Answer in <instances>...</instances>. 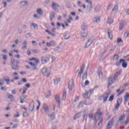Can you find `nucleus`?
I'll list each match as a JSON object with an SVG mask.
<instances>
[{
    "mask_svg": "<svg viewBox=\"0 0 129 129\" xmlns=\"http://www.w3.org/2000/svg\"><path fill=\"white\" fill-rule=\"evenodd\" d=\"M120 73V71H118V72H116L114 77H112V76L110 77L108 81V85H111L112 83H114V82H115L117 78V76L119 75Z\"/></svg>",
    "mask_w": 129,
    "mask_h": 129,
    "instance_id": "f257e3e1",
    "label": "nucleus"
},
{
    "mask_svg": "<svg viewBox=\"0 0 129 129\" xmlns=\"http://www.w3.org/2000/svg\"><path fill=\"white\" fill-rule=\"evenodd\" d=\"M86 2L88 4L85 13L86 14H89V13L91 12V10H92V3L90 0H86Z\"/></svg>",
    "mask_w": 129,
    "mask_h": 129,
    "instance_id": "f03ea898",
    "label": "nucleus"
},
{
    "mask_svg": "<svg viewBox=\"0 0 129 129\" xmlns=\"http://www.w3.org/2000/svg\"><path fill=\"white\" fill-rule=\"evenodd\" d=\"M40 73L46 77H49L51 73L48 70V69L46 67H43L40 71Z\"/></svg>",
    "mask_w": 129,
    "mask_h": 129,
    "instance_id": "7ed1b4c3",
    "label": "nucleus"
},
{
    "mask_svg": "<svg viewBox=\"0 0 129 129\" xmlns=\"http://www.w3.org/2000/svg\"><path fill=\"white\" fill-rule=\"evenodd\" d=\"M109 96V93H106L104 95L101 96L99 97V100H103L104 103H105L106 102V100H107V98H108V97Z\"/></svg>",
    "mask_w": 129,
    "mask_h": 129,
    "instance_id": "20e7f679",
    "label": "nucleus"
},
{
    "mask_svg": "<svg viewBox=\"0 0 129 129\" xmlns=\"http://www.w3.org/2000/svg\"><path fill=\"white\" fill-rule=\"evenodd\" d=\"M41 61L42 64H45L48 61H49V57L47 56H42L41 57Z\"/></svg>",
    "mask_w": 129,
    "mask_h": 129,
    "instance_id": "39448f33",
    "label": "nucleus"
},
{
    "mask_svg": "<svg viewBox=\"0 0 129 129\" xmlns=\"http://www.w3.org/2000/svg\"><path fill=\"white\" fill-rule=\"evenodd\" d=\"M72 21H73V19L72 18V17H71V16H69L68 19H67V21L64 22V25L66 26V27H69V24H68V23L70 24V23H71V22H72Z\"/></svg>",
    "mask_w": 129,
    "mask_h": 129,
    "instance_id": "423d86ee",
    "label": "nucleus"
},
{
    "mask_svg": "<svg viewBox=\"0 0 129 129\" xmlns=\"http://www.w3.org/2000/svg\"><path fill=\"white\" fill-rule=\"evenodd\" d=\"M43 111L45 112V113H48L50 110H49V106L47 104H44L43 105Z\"/></svg>",
    "mask_w": 129,
    "mask_h": 129,
    "instance_id": "0eeeda50",
    "label": "nucleus"
},
{
    "mask_svg": "<svg viewBox=\"0 0 129 129\" xmlns=\"http://www.w3.org/2000/svg\"><path fill=\"white\" fill-rule=\"evenodd\" d=\"M34 108H35V103L34 102H32L29 105V112H32V111L34 110Z\"/></svg>",
    "mask_w": 129,
    "mask_h": 129,
    "instance_id": "6e6552de",
    "label": "nucleus"
},
{
    "mask_svg": "<svg viewBox=\"0 0 129 129\" xmlns=\"http://www.w3.org/2000/svg\"><path fill=\"white\" fill-rule=\"evenodd\" d=\"M51 7L54 11H56L57 8H59L60 6H59L57 3L52 2L51 4Z\"/></svg>",
    "mask_w": 129,
    "mask_h": 129,
    "instance_id": "1a4fd4ad",
    "label": "nucleus"
},
{
    "mask_svg": "<svg viewBox=\"0 0 129 129\" xmlns=\"http://www.w3.org/2000/svg\"><path fill=\"white\" fill-rule=\"evenodd\" d=\"M91 92H92V90L88 91L83 95V97H85V98H89L90 94H91Z\"/></svg>",
    "mask_w": 129,
    "mask_h": 129,
    "instance_id": "9d476101",
    "label": "nucleus"
},
{
    "mask_svg": "<svg viewBox=\"0 0 129 129\" xmlns=\"http://www.w3.org/2000/svg\"><path fill=\"white\" fill-rule=\"evenodd\" d=\"M46 46L47 47H55V42L53 41H51L49 42L46 43Z\"/></svg>",
    "mask_w": 129,
    "mask_h": 129,
    "instance_id": "9b49d317",
    "label": "nucleus"
},
{
    "mask_svg": "<svg viewBox=\"0 0 129 129\" xmlns=\"http://www.w3.org/2000/svg\"><path fill=\"white\" fill-rule=\"evenodd\" d=\"M28 1H21L20 3V5L21 6V7H24L28 6Z\"/></svg>",
    "mask_w": 129,
    "mask_h": 129,
    "instance_id": "f8f14e48",
    "label": "nucleus"
},
{
    "mask_svg": "<svg viewBox=\"0 0 129 129\" xmlns=\"http://www.w3.org/2000/svg\"><path fill=\"white\" fill-rule=\"evenodd\" d=\"M4 79L5 80V82H7V84H8V85H10L11 84V81L10 80V77H9L8 76H5L4 78Z\"/></svg>",
    "mask_w": 129,
    "mask_h": 129,
    "instance_id": "ddd939ff",
    "label": "nucleus"
},
{
    "mask_svg": "<svg viewBox=\"0 0 129 129\" xmlns=\"http://www.w3.org/2000/svg\"><path fill=\"white\" fill-rule=\"evenodd\" d=\"M74 88V86L73 85V81L71 80L69 83V89L70 90H72V89H73Z\"/></svg>",
    "mask_w": 129,
    "mask_h": 129,
    "instance_id": "4468645a",
    "label": "nucleus"
},
{
    "mask_svg": "<svg viewBox=\"0 0 129 129\" xmlns=\"http://www.w3.org/2000/svg\"><path fill=\"white\" fill-rule=\"evenodd\" d=\"M29 65H31V66H32L33 69H34V70H37L38 69V68H37V67L38 66L37 64L34 63L32 62H29Z\"/></svg>",
    "mask_w": 129,
    "mask_h": 129,
    "instance_id": "2eb2a0df",
    "label": "nucleus"
},
{
    "mask_svg": "<svg viewBox=\"0 0 129 129\" xmlns=\"http://www.w3.org/2000/svg\"><path fill=\"white\" fill-rule=\"evenodd\" d=\"M113 23V19H112V17H109L107 20V23L108 25H111Z\"/></svg>",
    "mask_w": 129,
    "mask_h": 129,
    "instance_id": "dca6fc26",
    "label": "nucleus"
},
{
    "mask_svg": "<svg viewBox=\"0 0 129 129\" xmlns=\"http://www.w3.org/2000/svg\"><path fill=\"white\" fill-rule=\"evenodd\" d=\"M121 62H122V67H123V68H126V67H127V63H125L124 59H120V63H121Z\"/></svg>",
    "mask_w": 129,
    "mask_h": 129,
    "instance_id": "f3484780",
    "label": "nucleus"
},
{
    "mask_svg": "<svg viewBox=\"0 0 129 129\" xmlns=\"http://www.w3.org/2000/svg\"><path fill=\"white\" fill-rule=\"evenodd\" d=\"M81 28L83 31H85L86 29H87V23H83L82 24Z\"/></svg>",
    "mask_w": 129,
    "mask_h": 129,
    "instance_id": "a211bd4d",
    "label": "nucleus"
},
{
    "mask_svg": "<svg viewBox=\"0 0 129 129\" xmlns=\"http://www.w3.org/2000/svg\"><path fill=\"white\" fill-rule=\"evenodd\" d=\"M30 27L31 28H33L34 29H38V24L34 22H32L30 23Z\"/></svg>",
    "mask_w": 129,
    "mask_h": 129,
    "instance_id": "6ab92c4d",
    "label": "nucleus"
},
{
    "mask_svg": "<svg viewBox=\"0 0 129 129\" xmlns=\"http://www.w3.org/2000/svg\"><path fill=\"white\" fill-rule=\"evenodd\" d=\"M53 82L55 85H58L61 82V80L60 79H55L54 80Z\"/></svg>",
    "mask_w": 129,
    "mask_h": 129,
    "instance_id": "aec40b11",
    "label": "nucleus"
},
{
    "mask_svg": "<svg viewBox=\"0 0 129 129\" xmlns=\"http://www.w3.org/2000/svg\"><path fill=\"white\" fill-rule=\"evenodd\" d=\"M36 13L38 14V15H39V16H43V11H42V9L40 8L37 9Z\"/></svg>",
    "mask_w": 129,
    "mask_h": 129,
    "instance_id": "412c9836",
    "label": "nucleus"
},
{
    "mask_svg": "<svg viewBox=\"0 0 129 129\" xmlns=\"http://www.w3.org/2000/svg\"><path fill=\"white\" fill-rule=\"evenodd\" d=\"M113 123V122L112 121V120L109 121L108 123V125L107 126V128L106 129H110V128H111V127L112 126Z\"/></svg>",
    "mask_w": 129,
    "mask_h": 129,
    "instance_id": "4be33fe9",
    "label": "nucleus"
},
{
    "mask_svg": "<svg viewBox=\"0 0 129 129\" xmlns=\"http://www.w3.org/2000/svg\"><path fill=\"white\" fill-rule=\"evenodd\" d=\"M93 22L94 23H99L100 22V17H96L93 19Z\"/></svg>",
    "mask_w": 129,
    "mask_h": 129,
    "instance_id": "5701e85b",
    "label": "nucleus"
},
{
    "mask_svg": "<svg viewBox=\"0 0 129 129\" xmlns=\"http://www.w3.org/2000/svg\"><path fill=\"white\" fill-rule=\"evenodd\" d=\"M124 26V22L121 21L120 23V27H119V30L120 31H121V30H122V29H123Z\"/></svg>",
    "mask_w": 129,
    "mask_h": 129,
    "instance_id": "b1692460",
    "label": "nucleus"
},
{
    "mask_svg": "<svg viewBox=\"0 0 129 129\" xmlns=\"http://www.w3.org/2000/svg\"><path fill=\"white\" fill-rule=\"evenodd\" d=\"M124 102L125 103H126L128 101L129 94L128 93L126 94L125 96L124 97Z\"/></svg>",
    "mask_w": 129,
    "mask_h": 129,
    "instance_id": "393cba45",
    "label": "nucleus"
},
{
    "mask_svg": "<svg viewBox=\"0 0 129 129\" xmlns=\"http://www.w3.org/2000/svg\"><path fill=\"white\" fill-rule=\"evenodd\" d=\"M93 42V40L92 39H89L88 40V42H87L86 44V47H89L92 44V43Z\"/></svg>",
    "mask_w": 129,
    "mask_h": 129,
    "instance_id": "a878e982",
    "label": "nucleus"
},
{
    "mask_svg": "<svg viewBox=\"0 0 129 129\" xmlns=\"http://www.w3.org/2000/svg\"><path fill=\"white\" fill-rule=\"evenodd\" d=\"M118 11V6H117V5H116L113 8L112 12L113 13H117Z\"/></svg>",
    "mask_w": 129,
    "mask_h": 129,
    "instance_id": "bb28decb",
    "label": "nucleus"
},
{
    "mask_svg": "<svg viewBox=\"0 0 129 129\" xmlns=\"http://www.w3.org/2000/svg\"><path fill=\"white\" fill-rule=\"evenodd\" d=\"M2 58L4 61H7L8 60V55L5 54H2Z\"/></svg>",
    "mask_w": 129,
    "mask_h": 129,
    "instance_id": "cd10ccee",
    "label": "nucleus"
},
{
    "mask_svg": "<svg viewBox=\"0 0 129 129\" xmlns=\"http://www.w3.org/2000/svg\"><path fill=\"white\" fill-rule=\"evenodd\" d=\"M81 36L82 38H86V37H87V32L85 31L82 32L81 34Z\"/></svg>",
    "mask_w": 129,
    "mask_h": 129,
    "instance_id": "c85d7f7f",
    "label": "nucleus"
},
{
    "mask_svg": "<svg viewBox=\"0 0 129 129\" xmlns=\"http://www.w3.org/2000/svg\"><path fill=\"white\" fill-rule=\"evenodd\" d=\"M55 18V13L52 12L50 15V21H53Z\"/></svg>",
    "mask_w": 129,
    "mask_h": 129,
    "instance_id": "c756f323",
    "label": "nucleus"
},
{
    "mask_svg": "<svg viewBox=\"0 0 129 129\" xmlns=\"http://www.w3.org/2000/svg\"><path fill=\"white\" fill-rule=\"evenodd\" d=\"M51 95H52V93L50 91H47L46 93V98H50L51 97Z\"/></svg>",
    "mask_w": 129,
    "mask_h": 129,
    "instance_id": "7c9ffc66",
    "label": "nucleus"
},
{
    "mask_svg": "<svg viewBox=\"0 0 129 129\" xmlns=\"http://www.w3.org/2000/svg\"><path fill=\"white\" fill-rule=\"evenodd\" d=\"M80 115H81V112H79L78 114H77L74 117V119H77V118H79L80 117Z\"/></svg>",
    "mask_w": 129,
    "mask_h": 129,
    "instance_id": "2f4dec72",
    "label": "nucleus"
},
{
    "mask_svg": "<svg viewBox=\"0 0 129 129\" xmlns=\"http://www.w3.org/2000/svg\"><path fill=\"white\" fill-rule=\"evenodd\" d=\"M122 101V99L121 98L117 99V104H118V105H120V104L121 103Z\"/></svg>",
    "mask_w": 129,
    "mask_h": 129,
    "instance_id": "473e14b6",
    "label": "nucleus"
},
{
    "mask_svg": "<svg viewBox=\"0 0 129 129\" xmlns=\"http://www.w3.org/2000/svg\"><path fill=\"white\" fill-rule=\"evenodd\" d=\"M83 71H84V68H82L81 69V72L80 73H79V74H78L79 77H81V75H82V73H83Z\"/></svg>",
    "mask_w": 129,
    "mask_h": 129,
    "instance_id": "72a5a7b5",
    "label": "nucleus"
},
{
    "mask_svg": "<svg viewBox=\"0 0 129 129\" xmlns=\"http://www.w3.org/2000/svg\"><path fill=\"white\" fill-rule=\"evenodd\" d=\"M55 100H56L57 103H60V96L56 95L55 96Z\"/></svg>",
    "mask_w": 129,
    "mask_h": 129,
    "instance_id": "f704fd0d",
    "label": "nucleus"
},
{
    "mask_svg": "<svg viewBox=\"0 0 129 129\" xmlns=\"http://www.w3.org/2000/svg\"><path fill=\"white\" fill-rule=\"evenodd\" d=\"M14 65H15V59L12 58L11 60V66H14Z\"/></svg>",
    "mask_w": 129,
    "mask_h": 129,
    "instance_id": "c9c22d12",
    "label": "nucleus"
},
{
    "mask_svg": "<svg viewBox=\"0 0 129 129\" xmlns=\"http://www.w3.org/2000/svg\"><path fill=\"white\" fill-rule=\"evenodd\" d=\"M119 91H120V89H118L116 90V92L117 93H118V95H120V94H122V93H123V91H124V90H122L120 93Z\"/></svg>",
    "mask_w": 129,
    "mask_h": 129,
    "instance_id": "e433bc0d",
    "label": "nucleus"
},
{
    "mask_svg": "<svg viewBox=\"0 0 129 129\" xmlns=\"http://www.w3.org/2000/svg\"><path fill=\"white\" fill-rule=\"evenodd\" d=\"M108 37L109 38V39L110 40H112V32H111V31L110 32H109L108 33Z\"/></svg>",
    "mask_w": 129,
    "mask_h": 129,
    "instance_id": "4c0bfd02",
    "label": "nucleus"
},
{
    "mask_svg": "<svg viewBox=\"0 0 129 129\" xmlns=\"http://www.w3.org/2000/svg\"><path fill=\"white\" fill-rule=\"evenodd\" d=\"M77 4L79 7H80V8H82V5L84 4H82V2H81V1H78Z\"/></svg>",
    "mask_w": 129,
    "mask_h": 129,
    "instance_id": "58836bf2",
    "label": "nucleus"
},
{
    "mask_svg": "<svg viewBox=\"0 0 129 129\" xmlns=\"http://www.w3.org/2000/svg\"><path fill=\"white\" fill-rule=\"evenodd\" d=\"M62 99H63V100L66 99V92L65 91H63Z\"/></svg>",
    "mask_w": 129,
    "mask_h": 129,
    "instance_id": "ea45409f",
    "label": "nucleus"
},
{
    "mask_svg": "<svg viewBox=\"0 0 129 129\" xmlns=\"http://www.w3.org/2000/svg\"><path fill=\"white\" fill-rule=\"evenodd\" d=\"M64 38L66 39H69V38H70V34H69V33H67L66 34H65V35L64 36Z\"/></svg>",
    "mask_w": 129,
    "mask_h": 129,
    "instance_id": "a19ab883",
    "label": "nucleus"
},
{
    "mask_svg": "<svg viewBox=\"0 0 129 129\" xmlns=\"http://www.w3.org/2000/svg\"><path fill=\"white\" fill-rule=\"evenodd\" d=\"M49 118H50V119H54V118H55V114H50L49 115Z\"/></svg>",
    "mask_w": 129,
    "mask_h": 129,
    "instance_id": "79ce46f5",
    "label": "nucleus"
},
{
    "mask_svg": "<svg viewBox=\"0 0 129 129\" xmlns=\"http://www.w3.org/2000/svg\"><path fill=\"white\" fill-rule=\"evenodd\" d=\"M29 113H28V110L23 112V116L24 117H26V116H28Z\"/></svg>",
    "mask_w": 129,
    "mask_h": 129,
    "instance_id": "37998d69",
    "label": "nucleus"
},
{
    "mask_svg": "<svg viewBox=\"0 0 129 129\" xmlns=\"http://www.w3.org/2000/svg\"><path fill=\"white\" fill-rule=\"evenodd\" d=\"M33 18H34L35 19H37V20H39V19H40V16L36 14H33Z\"/></svg>",
    "mask_w": 129,
    "mask_h": 129,
    "instance_id": "c03bdc74",
    "label": "nucleus"
},
{
    "mask_svg": "<svg viewBox=\"0 0 129 129\" xmlns=\"http://www.w3.org/2000/svg\"><path fill=\"white\" fill-rule=\"evenodd\" d=\"M9 98H10L12 101H14L15 100V98L12 95H9L8 96Z\"/></svg>",
    "mask_w": 129,
    "mask_h": 129,
    "instance_id": "a18cd8bd",
    "label": "nucleus"
},
{
    "mask_svg": "<svg viewBox=\"0 0 129 129\" xmlns=\"http://www.w3.org/2000/svg\"><path fill=\"white\" fill-rule=\"evenodd\" d=\"M118 59V55H114L113 56V60H114V61H116V60Z\"/></svg>",
    "mask_w": 129,
    "mask_h": 129,
    "instance_id": "49530a36",
    "label": "nucleus"
},
{
    "mask_svg": "<svg viewBox=\"0 0 129 129\" xmlns=\"http://www.w3.org/2000/svg\"><path fill=\"white\" fill-rule=\"evenodd\" d=\"M27 90L28 89L27 88V87L23 88V92L22 93V94H26Z\"/></svg>",
    "mask_w": 129,
    "mask_h": 129,
    "instance_id": "de8ad7c7",
    "label": "nucleus"
},
{
    "mask_svg": "<svg viewBox=\"0 0 129 129\" xmlns=\"http://www.w3.org/2000/svg\"><path fill=\"white\" fill-rule=\"evenodd\" d=\"M27 98V96H21L20 97V100H24Z\"/></svg>",
    "mask_w": 129,
    "mask_h": 129,
    "instance_id": "09e8293b",
    "label": "nucleus"
},
{
    "mask_svg": "<svg viewBox=\"0 0 129 129\" xmlns=\"http://www.w3.org/2000/svg\"><path fill=\"white\" fill-rule=\"evenodd\" d=\"M18 67H19L18 65H16L15 66L12 67V69L13 70H17V69H18Z\"/></svg>",
    "mask_w": 129,
    "mask_h": 129,
    "instance_id": "8fccbe9b",
    "label": "nucleus"
},
{
    "mask_svg": "<svg viewBox=\"0 0 129 129\" xmlns=\"http://www.w3.org/2000/svg\"><path fill=\"white\" fill-rule=\"evenodd\" d=\"M4 83H5V81H4V80L0 79V85L2 86V85H4Z\"/></svg>",
    "mask_w": 129,
    "mask_h": 129,
    "instance_id": "3c124183",
    "label": "nucleus"
},
{
    "mask_svg": "<svg viewBox=\"0 0 129 129\" xmlns=\"http://www.w3.org/2000/svg\"><path fill=\"white\" fill-rule=\"evenodd\" d=\"M121 42H122V39H121V38H117V43H121Z\"/></svg>",
    "mask_w": 129,
    "mask_h": 129,
    "instance_id": "603ef678",
    "label": "nucleus"
},
{
    "mask_svg": "<svg viewBox=\"0 0 129 129\" xmlns=\"http://www.w3.org/2000/svg\"><path fill=\"white\" fill-rule=\"evenodd\" d=\"M113 95H111L109 98V101H112V100H113Z\"/></svg>",
    "mask_w": 129,
    "mask_h": 129,
    "instance_id": "864d4df0",
    "label": "nucleus"
},
{
    "mask_svg": "<svg viewBox=\"0 0 129 129\" xmlns=\"http://www.w3.org/2000/svg\"><path fill=\"white\" fill-rule=\"evenodd\" d=\"M32 44L33 45V46H37V45H38V43L35 41H33L32 42Z\"/></svg>",
    "mask_w": 129,
    "mask_h": 129,
    "instance_id": "5fc2aeb1",
    "label": "nucleus"
},
{
    "mask_svg": "<svg viewBox=\"0 0 129 129\" xmlns=\"http://www.w3.org/2000/svg\"><path fill=\"white\" fill-rule=\"evenodd\" d=\"M98 74L99 77H101V76H102V72H101L100 71L98 72Z\"/></svg>",
    "mask_w": 129,
    "mask_h": 129,
    "instance_id": "6e6d98bb",
    "label": "nucleus"
},
{
    "mask_svg": "<svg viewBox=\"0 0 129 129\" xmlns=\"http://www.w3.org/2000/svg\"><path fill=\"white\" fill-rule=\"evenodd\" d=\"M34 62L35 63H36V64H39V63H40V60L37 58H35Z\"/></svg>",
    "mask_w": 129,
    "mask_h": 129,
    "instance_id": "4d7b16f0",
    "label": "nucleus"
},
{
    "mask_svg": "<svg viewBox=\"0 0 129 129\" xmlns=\"http://www.w3.org/2000/svg\"><path fill=\"white\" fill-rule=\"evenodd\" d=\"M124 118V115L121 116L119 119V121H122V120H123Z\"/></svg>",
    "mask_w": 129,
    "mask_h": 129,
    "instance_id": "13d9d810",
    "label": "nucleus"
},
{
    "mask_svg": "<svg viewBox=\"0 0 129 129\" xmlns=\"http://www.w3.org/2000/svg\"><path fill=\"white\" fill-rule=\"evenodd\" d=\"M51 62L53 63L54 61H55V60H56V57H55V56H52L51 57Z\"/></svg>",
    "mask_w": 129,
    "mask_h": 129,
    "instance_id": "bf43d9fd",
    "label": "nucleus"
},
{
    "mask_svg": "<svg viewBox=\"0 0 129 129\" xmlns=\"http://www.w3.org/2000/svg\"><path fill=\"white\" fill-rule=\"evenodd\" d=\"M20 74H21V75H26L27 73L26 72H21Z\"/></svg>",
    "mask_w": 129,
    "mask_h": 129,
    "instance_id": "052dcab7",
    "label": "nucleus"
},
{
    "mask_svg": "<svg viewBox=\"0 0 129 129\" xmlns=\"http://www.w3.org/2000/svg\"><path fill=\"white\" fill-rule=\"evenodd\" d=\"M46 33H47L49 35H53V33H52L51 32H50L48 30H45Z\"/></svg>",
    "mask_w": 129,
    "mask_h": 129,
    "instance_id": "680f3d73",
    "label": "nucleus"
},
{
    "mask_svg": "<svg viewBox=\"0 0 129 129\" xmlns=\"http://www.w3.org/2000/svg\"><path fill=\"white\" fill-rule=\"evenodd\" d=\"M14 117H15V118L17 117H20V114H14Z\"/></svg>",
    "mask_w": 129,
    "mask_h": 129,
    "instance_id": "e2e57ef3",
    "label": "nucleus"
},
{
    "mask_svg": "<svg viewBox=\"0 0 129 129\" xmlns=\"http://www.w3.org/2000/svg\"><path fill=\"white\" fill-rule=\"evenodd\" d=\"M11 52H12V53H14V52H15V53H16V54H18V53H19V51H18L17 50H15V49L12 50Z\"/></svg>",
    "mask_w": 129,
    "mask_h": 129,
    "instance_id": "0e129e2a",
    "label": "nucleus"
},
{
    "mask_svg": "<svg viewBox=\"0 0 129 129\" xmlns=\"http://www.w3.org/2000/svg\"><path fill=\"white\" fill-rule=\"evenodd\" d=\"M20 43H21V42L19 40V39L15 40V44H20Z\"/></svg>",
    "mask_w": 129,
    "mask_h": 129,
    "instance_id": "69168bd1",
    "label": "nucleus"
},
{
    "mask_svg": "<svg viewBox=\"0 0 129 129\" xmlns=\"http://www.w3.org/2000/svg\"><path fill=\"white\" fill-rule=\"evenodd\" d=\"M2 51L3 52V53H8V50L7 49H3Z\"/></svg>",
    "mask_w": 129,
    "mask_h": 129,
    "instance_id": "338daca9",
    "label": "nucleus"
},
{
    "mask_svg": "<svg viewBox=\"0 0 129 129\" xmlns=\"http://www.w3.org/2000/svg\"><path fill=\"white\" fill-rule=\"evenodd\" d=\"M11 115H11V114L9 113V114H6L5 115V116H6V117H10Z\"/></svg>",
    "mask_w": 129,
    "mask_h": 129,
    "instance_id": "774afa93",
    "label": "nucleus"
}]
</instances>
